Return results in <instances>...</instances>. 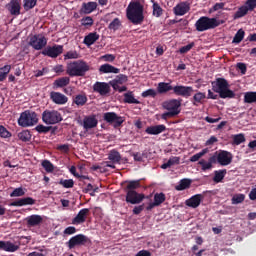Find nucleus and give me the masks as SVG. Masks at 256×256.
<instances>
[{
	"label": "nucleus",
	"instance_id": "1",
	"mask_svg": "<svg viewBox=\"0 0 256 256\" xmlns=\"http://www.w3.org/2000/svg\"><path fill=\"white\" fill-rule=\"evenodd\" d=\"M145 6L139 2L132 0L126 8V17L133 25H141L145 21Z\"/></svg>",
	"mask_w": 256,
	"mask_h": 256
},
{
	"label": "nucleus",
	"instance_id": "2",
	"mask_svg": "<svg viewBox=\"0 0 256 256\" xmlns=\"http://www.w3.org/2000/svg\"><path fill=\"white\" fill-rule=\"evenodd\" d=\"M212 91L218 93L220 99H234L235 92L229 89V82L225 78H217L212 82Z\"/></svg>",
	"mask_w": 256,
	"mask_h": 256
},
{
	"label": "nucleus",
	"instance_id": "3",
	"mask_svg": "<svg viewBox=\"0 0 256 256\" xmlns=\"http://www.w3.org/2000/svg\"><path fill=\"white\" fill-rule=\"evenodd\" d=\"M89 69L90 66L87 62L83 60H76L67 64L66 73L69 77H85V73H87Z\"/></svg>",
	"mask_w": 256,
	"mask_h": 256
},
{
	"label": "nucleus",
	"instance_id": "4",
	"mask_svg": "<svg viewBox=\"0 0 256 256\" xmlns=\"http://www.w3.org/2000/svg\"><path fill=\"white\" fill-rule=\"evenodd\" d=\"M220 25L221 23L219 20H217V18H209L207 16L200 17L195 23L196 31L200 32L209 31V29H215Z\"/></svg>",
	"mask_w": 256,
	"mask_h": 256
},
{
	"label": "nucleus",
	"instance_id": "5",
	"mask_svg": "<svg viewBox=\"0 0 256 256\" xmlns=\"http://www.w3.org/2000/svg\"><path fill=\"white\" fill-rule=\"evenodd\" d=\"M39 123V118H37V113L31 110H26L20 114L18 118V125L20 127H33Z\"/></svg>",
	"mask_w": 256,
	"mask_h": 256
},
{
	"label": "nucleus",
	"instance_id": "6",
	"mask_svg": "<svg viewBox=\"0 0 256 256\" xmlns=\"http://www.w3.org/2000/svg\"><path fill=\"white\" fill-rule=\"evenodd\" d=\"M42 121L46 125H57L63 121V116L57 110H45L42 113Z\"/></svg>",
	"mask_w": 256,
	"mask_h": 256
},
{
	"label": "nucleus",
	"instance_id": "7",
	"mask_svg": "<svg viewBox=\"0 0 256 256\" xmlns=\"http://www.w3.org/2000/svg\"><path fill=\"white\" fill-rule=\"evenodd\" d=\"M212 157L215 158V163H219L222 167L231 165L233 161V154L231 152L221 150L220 152H215Z\"/></svg>",
	"mask_w": 256,
	"mask_h": 256
},
{
	"label": "nucleus",
	"instance_id": "8",
	"mask_svg": "<svg viewBox=\"0 0 256 256\" xmlns=\"http://www.w3.org/2000/svg\"><path fill=\"white\" fill-rule=\"evenodd\" d=\"M87 243H91L89 237L85 236L84 234H77L66 242V247H68V249H75V247H81L83 245H87Z\"/></svg>",
	"mask_w": 256,
	"mask_h": 256
},
{
	"label": "nucleus",
	"instance_id": "9",
	"mask_svg": "<svg viewBox=\"0 0 256 256\" xmlns=\"http://www.w3.org/2000/svg\"><path fill=\"white\" fill-rule=\"evenodd\" d=\"M103 120L106 121V123H109V125H113L114 129H119V127L125 123V119L115 112L104 113Z\"/></svg>",
	"mask_w": 256,
	"mask_h": 256
},
{
	"label": "nucleus",
	"instance_id": "10",
	"mask_svg": "<svg viewBox=\"0 0 256 256\" xmlns=\"http://www.w3.org/2000/svg\"><path fill=\"white\" fill-rule=\"evenodd\" d=\"M181 101L182 100L178 99L166 100L162 103V107L166 111H170L175 115H179V113H181Z\"/></svg>",
	"mask_w": 256,
	"mask_h": 256
},
{
	"label": "nucleus",
	"instance_id": "11",
	"mask_svg": "<svg viewBox=\"0 0 256 256\" xmlns=\"http://www.w3.org/2000/svg\"><path fill=\"white\" fill-rule=\"evenodd\" d=\"M126 203H129L130 205H139L140 203H143V200L145 199V194L138 193L137 191H126Z\"/></svg>",
	"mask_w": 256,
	"mask_h": 256
},
{
	"label": "nucleus",
	"instance_id": "12",
	"mask_svg": "<svg viewBox=\"0 0 256 256\" xmlns=\"http://www.w3.org/2000/svg\"><path fill=\"white\" fill-rule=\"evenodd\" d=\"M28 44L30 47H33L35 51H41L44 47L47 46V38L45 36L33 35L30 37Z\"/></svg>",
	"mask_w": 256,
	"mask_h": 256
},
{
	"label": "nucleus",
	"instance_id": "13",
	"mask_svg": "<svg viewBox=\"0 0 256 256\" xmlns=\"http://www.w3.org/2000/svg\"><path fill=\"white\" fill-rule=\"evenodd\" d=\"M63 53V45L47 46L43 51L42 55L45 57H51V59H57L59 55Z\"/></svg>",
	"mask_w": 256,
	"mask_h": 256
},
{
	"label": "nucleus",
	"instance_id": "14",
	"mask_svg": "<svg viewBox=\"0 0 256 256\" xmlns=\"http://www.w3.org/2000/svg\"><path fill=\"white\" fill-rule=\"evenodd\" d=\"M174 95H177L178 97H185L186 99L191 97L193 93V87L191 86H183V85H177L173 88Z\"/></svg>",
	"mask_w": 256,
	"mask_h": 256
},
{
	"label": "nucleus",
	"instance_id": "15",
	"mask_svg": "<svg viewBox=\"0 0 256 256\" xmlns=\"http://www.w3.org/2000/svg\"><path fill=\"white\" fill-rule=\"evenodd\" d=\"M111 84L107 82H96L93 85V91L95 93H99L102 97H105V95H109L111 93Z\"/></svg>",
	"mask_w": 256,
	"mask_h": 256
},
{
	"label": "nucleus",
	"instance_id": "16",
	"mask_svg": "<svg viewBox=\"0 0 256 256\" xmlns=\"http://www.w3.org/2000/svg\"><path fill=\"white\" fill-rule=\"evenodd\" d=\"M81 125L85 131H89L90 129H95V127L99 125V120H97V116L95 115L85 116Z\"/></svg>",
	"mask_w": 256,
	"mask_h": 256
},
{
	"label": "nucleus",
	"instance_id": "17",
	"mask_svg": "<svg viewBox=\"0 0 256 256\" xmlns=\"http://www.w3.org/2000/svg\"><path fill=\"white\" fill-rule=\"evenodd\" d=\"M89 213H91L89 208L81 209L76 217L72 219V224L81 225L82 223H85V221H87V217H89Z\"/></svg>",
	"mask_w": 256,
	"mask_h": 256
},
{
	"label": "nucleus",
	"instance_id": "18",
	"mask_svg": "<svg viewBox=\"0 0 256 256\" xmlns=\"http://www.w3.org/2000/svg\"><path fill=\"white\" fill-rule=\"evenodd\" d=\"M6 9L9 11L10 15L17 17L21 15V2L19 0H11L6 5Z\"/></svg>",
	"mask_w": 256,
	"mask_h": 256
},
{
	"label": "nucleus",
	"instance_id": "19",
	"mask_svg": "<svg viewBox=\"0 0 256 256\" xmlns=\"http://www.w3.org/2000/svg\"><path fill=\"white\" fill-rule=\"evenodd\" d=\"M191 10V6L187 2H181L177 4L174 8V15L177 17H183V15H186V13H189Z\"/></svg>",
	"mask_w": 256,
	"mask_h": 256
},
{
	"label": "nucleus",
	"instance_id": "20",
	"mask_svg": "<svg viewBox=\"0 0 256 256\" xmlns=\"http://www.w3.org/2000/svg\"><path fill=\"white\" fill-rule=\"evenodd\" d=\"M50 99H52L53 103L56 105H65V103L69 101V98L60 92H51Z\"/></svg>",
	"mask_w": 256,
	"mask_h": 256
},
{
	"label": "nucleus",
	"instance_id": "21",
	"mask_svg": "<svg viewBox=\"0 0 256 256\" xmlns=\"http://www.w3.org/2000/svg\"><path fill=\"white\" fill-rule=\"evenodd\" d=\"M201 201H203V194H196L191 198L187 199L185 204L187 207H191L192 209H197L199 205H201Z\"/></svg>",
	"mask_w": 256,
	"mask_h": 256
},
{
	"label": "nucleus",
	"instance_id": "22",
	"mask_svg": "<svg viewBox=\"0 0 256 256\" xmlns=\"http://www.w3.org/2000/svg\"><path fill=\"white\" fill-rule=\"evenodd\" d=\"M0 249L8 253H15V251H19V245L11 241H0Z\"/></svg>",
	"mask_w": 256,
	"mask_h": 256
},
{
	"label": "nucleus",
	"instance_id": "23",
	"mask_svg": "<svg viewBox=\"0 0 256 256\" xmlns=\"http://www.w3.org/2000/svg\"><path fill=\"white\" fill-rule=\"evenodd\" d=\"M164 131H167V126L164 124L149 126L146 128L145 133L148 135H161Z\"/></svg>",
	"mask_w": 256,
	"mask_h": 256
},
{
	"label": "nucleus",
	"instance_id": "24",
	"mask_svg": "<svg viewBox=\"0 0 256 256\" xmlns=\"http://www.w3.org/2000/svg\"><path fill=\"white\" fill-rule=\"evenodd\" d=\"M127 81H129L127 75L119 74L115 79L109 82V85L112 87V89H119V85H123V83H127Z\"/></svg>",
	"mask_w": 256,
	"mask_h": 256
},
{
	"label": "nucleus",
	"instance_id": "25",
	"mask_svg": "<svg viewBox=\"0 0 256 256\" xmlns=\"http://www.w3.org/2000/svg\"><path fill=\"white\" fill-rule=\"evenodd\" d=\"M25 205H35V199L26 197L10 203V207H24Z\"/></svg>",
	"mask_w": 256,
	"mask_h": 256
},
{
	"label": "nucleus",
	"instance_id": "26",
	"mask_svg": "<svg viewBox=\"0 0 256 256\" xmlns=\"http://www.w3.org/2000/svg\"><path fill=\"white\" fill-rule=\"evenodd\" d=\"M97 9V2H84L82 3V7L80 9V13L82 15H90Z\"/></svg>",
	"mask_w": 256,
	"mask_h": 256
},
{
	"label": "nucleus",
	"instance_id": "27",
	"mask_svg": "<svg viewBox=\"0 0 256 256\" xmlns=\"http://www.w3.org/2000/svg\"><path fill=\"white\" fill-rule=\"evenodd\" d=\"M205 99H207V94L205 92H197L191 99L192 105L194 107H199V105H203L205 103Z\"/></svg>",
	"mask_w": 256,
	"mask_h": 256
},
{
	"label": "nucleus",
	"instance_id": "28",
	"mask_svg": "<svg viewBox=\"0 0 256 256\" xmlns=\"http://www.w3.org/2000/svg\"><path fill=\"white\" fill-rule=\"evenodd\" d=\"M26 223L28 227H37L43 223V217L41 215L33 214L26 218Z\"/></svg>",
	"mask_w": 256,
	"mask_h": 256
},
{
	"label": "nucleus",
	"instance_id": "29",
	"mask_svg": "<svg viewBox=\"0 0 256 256\" xmlns=\"http://www.w3.org/2000/svg\"><path fill=\"white\" fill-rule=\"evenodd\" d=\"M198 165L201 166L202 171H209L213 169V165H215V157L210 156L208 158V161H206L205 159H201L198 162Z\"/></svg>",
	"mask_w": 256,
	"mask_h": 256
},
{
	"label": "nucleus",
	"instance_id": "30",
	"mask_svg": "<svg viewBox=\"0 0 256 256\" xmlns=\"http://www.w3.org/2000/svg\"><path fill=\"white\" fill-rule=\"evenodd\" d=\"M120 69L111 65V64H102L100 67H99V73H114V74H117V73H120Z\"/></svg>",
	"mask_w": 256,
	"mask_h": 256
},
{
	"label": "nucleus",
	"instance_id": "31",
	"mask_svg": "<svg viewBox=\"0 0 256 256\" xmlns=\"http://www.w3.org/2000/svg\"><path fill=\"white\" fill-rule=\"evenodd\" d=\"M96 41H99V34L97 32H91L84 38V45H87V47H91Z\"/></svg>",
	"mask_w": 256,
	"mask_h": 256
},
{
	"label": "nucleus",
	"instance_id": "32",
	"mask_svg": "<svg viewBox=\"0 0 256 256\" xmlns=\"http://www.w3.org/2000/svg\"><path fill=\"white\" fill-rule=\"evenodd\" d=\"M174 87L167 82H160L158 83L157 92L160 93V95H163L165 93H169V91H173Z\"/></svg>",
	"mask_w": 256,
	"mask_h": 256
},
{
	"label": "nucleus",
	"instance_id": "33",
	"mask_svg": "<svg viewBox=\"0 0 256 256\" xmlns=\"http://www.w3.org/2000/svg\"><path fill=\"white\" fill-rule=\"evenodd\" d=\"M191 179L184 178L179 181V184L175 186L176 191H185V189H189L191 187Z\"/></svg>",
	"mask_w": 256,
	"mask_h": 256
},
{
	"label": "nucleus",
	"instance_id": "34",
	"mask_svg": "<svg viewBox=\"0 0 256 256\" xmlns=\"http://www.w3.org/2000/svg\"><path fill=\"white\" fill-rule=\"evenodd\" d=\"M225 175H227V169L215 170L213 177L214 183H221L225 179Z\"/></svg>",
	"mask_w": 256,
	"mask_h": 256
},
{
	"label": "nucleus",
	"instance_id": "35",
	"mask_svg": "<svg viewBox=\"0 0 256 256\" xmlns=\"http://www.w3.org/2000/svg\"><path fill=\"white\" fill-rule=\"evenodd\" d=\"M88 99L85 94H78L73 97V103L77 105V107H83L87 103Z\"/></svg>",
	"mask_w": 256,
	"mask_h": 256
},
{
	"label": "nucleus",
	"instance_id": "36",
	"mask_svg": "<svg viewBox=\"0 0 256 256\" xmlns=\"http://www.w3.org/2000/svg\"><path fill=\"white\" fill-rule=\"evenodd\" d=\"M141 187V181L140 180H132L128 181L126 187L124 188V191H136V189H139Z\"/></svg>",
	"mask_w": 256,
	"mask_h": 256
},
{
	"label": "nucleus",
	"instance_id": "37",
	"mask_svg": "<svg viewBox=\"0 0 256 256\" xmlns=\"http://www.w3.org/2000/svg\"><path fill=\"white\" fill-rule=\"evenodd\" d=\"M17 137L19 141H22L23 143H29L31 141V131L29 130H23L17 134Z\"/></svg>",
	"mask_w": 256,
	"mask_h": 256
},
{
	"label": "nucleus",
	"instance_id": "38",
	"mask_svg": "<svg viewBox=\"0 0 256 256\" xmlns=\"http://www.w3.org/2000/svg\"><path fill=\"white\" fill-rule=\"evenodd\" d=\"M124 103L134 104V105H140L141 102L137 99H135V95H133V92H127L124 94Z\"/></svg>",
	"mask_w": 256,
	"mask_h": 256
},
{
	"label": "nucleus",
	"instance_id": "39",
	"mask_svg": "<svg viewBox=\"0 0 256 256\" xmlns=\"http://www.w3.org/2000/svg\"><path fill=\"white\" fill-rule=\"evenodd\" d=\"M108 159L112 163H119L121 161V154L117 150H111L108 154Z\"/></svg>",
	"mask_w": 256,
	"mask_h": 256
},
{
	"label": "nucleus",
	"instance_id": "40",
	"mask_svg": "<svg viewBox=\"0 0 256 256\" xmlns=\"http://www.w3.org/2000/svg\"><path fill=\"white\" fill-rule=\"evenodd\" d=\"M71 83L69 77H62L54 81V87H67Z\"/></svg>",
	"mask_w": 256,
	"mask_h": 256
},
{
	"label": "nucleus",
	"instance_id": "41",
	"mask_svg": "<svg viewBox=\"0 0 256 256\" xmlns=\"http://www.w3.org/2000/svg\"><path fill=\"white\" fill-rule=\"evenodd\" d=\"M249 13V10L245 4L238 8V10L234 14V19H241V17H245Z\"/></svg>",
	"mask_w": 256,
	"mask_h": 256
},
{
	"label": "nucleus",
	"instance_id": "42",
	"mask_svg": "<svg viewBox=\"0 0 256 256\" xmlns=\"http://www.w3.org/2000/svg\"><path fill=\"white\" fill-rule=\"evenodd\" d=\"M232 145H241V143H245V134L240 133V134H235L232 136Z\"/></svg>",
	"mask_w": 256,
	"mask_h": 256
},
{
	"label": "nucleus",
	"instance_id": "43",
	"mask_svg": "<svg viewBox=\"0 0 256 256\" xmlns=\"http://www.w3.org/2000/svg\"><path fill=\"white\" fill-rule=\"evenodd\" d=\"M167 197L165 196V193L160 192L154 194V203L159 207V205H162V203H165Z\"/></svg>",
	"mask_w": 256,
	"mask_h": 256
},
{
	"label": "nucleus",
	"instance_id": "44",
	"mask_svg": "<svg viewBox=\"0 0 256 256\" xmlns=\"http://www.w3.org/2000/svg\"><path fill=\"white\" fill-rule=\"evenodd\" d=\"M243 39H245V30L244 29H239L236 32V34H235V36L232 40V43L239 44V43H241V41H243Z\"/></svg>",
	"mask_w": 256,
	"mask_h": 256
},
{
	"label": "nucleus",
	"instance_id": "45",
	"mask_svg": "<svg viewBox=\"0 0 256 256\" xmlns=\"http://www.w3.org/2000/svg\"><path fill=\"white\" fill-rule=\"evenodd\" d=\"M11 71V65H5L0 68V82L5 81L7 79V75H9Z\"/></svg>",
	"mask_w": 256,
	"mask_h": 256
},
{
	"label": "nucleus",
	"instance_id": "46",
	"mask_svg": "<svg viewBox=\"0 0 256 256\" xmlns=\"http://www.w3.org/2000/svg\"><path fill=\"white\" fill-rule=\"evenodd\" d=\"M121 28V20L119 18H115L109 25H108V29H110V31H119V29Z\"/></svg>",
	"mask_w": 256,
	"mask_h": 256
},
{
	"label": "nucleus",
	"instance_id": "47",
	"mask_svg": "<svg viewBox=\"0 0 256 256\" xmlns=\"http://www.w3.org/2000/svg\"><path fill=\"white\" fill-rule=\"evenodd\" d=\"M153 3V15L154 17H161L163 15V8L159 5V3L152 0Z\"/></svg>",
	"mask_w": 256,
	"mask_h": 256
},
{
	"label": "nucleus",
	"instance_id": "48",
	"mask_svg": "<svg viewBox=\"0 0 256 256\" xmlns=\"http://www.w3.org/2000/svg\"><path fill=\"white\" fill-rule=\"evenodd\" d=\"M245 103H256V92H246L244 95Z\"/></svg>",
	"mask_w": 256,
	"mask_h": 256
},
{
	"label": "nucleus",
	"instance_id": "49",
	"mask_svg": "<svg viewBox=\"0 0 256 256\" xmlns=\"http://www.w3.org/2000/svg\"><path fill=\"white\" fill-rule=\"evenodd\" d=\"M37 5V0H23V8L26 11H31Z\"/></svg>",
	"mask_w": 256,
	"mask_h": 256
},
{
	"label": "nucleus",
	"instance_id": "50",
	"mask_svg": "<svg viewBox=\"0 0 256 256\" xmlns=\"http://www.w3.org/2000/svg\"><path fill=\"white\" fill-rule=\"evenodd\" d=\"M59 185H62V187H64L65 189H73L75 182L73 181V179H61Z\"/></svg>",
	"mask_w": 256,
	"mask_h": 256
},
{
	"label": "nucleus",
	"instance_id": "51",
	"mask_svg": "<svg viewBox=\"0 0 256 256\" xmlns=\"http://www.w3.org/2000/svg\"><path fill=\"white\" fill-rule=\"evenodd\" d=\"M42 167L47 173H53V171H55V166H53V163L49 160L42 161Z\"/></svg>",
	"mask_w": 256,
	"mask_h": 256
},
{
	"label": "nucleus",
	"instance_id": "52",
	"mask_svg": "<svg viewBox=\"0 0 256 256\" xmlns=\"http://www.w3.org/2000/svg\"><path fill=\"white\" fill-rule=\"evenodd\" d=\"M93 18L91 16H85L81 19V25L83 27H93Z\"/></svg>",
	"mask_w": 256,
	"mask_h": 256
},
{
	"label": "nucleus",
	"instance_id": "53",
	"mask_svg": "<svg viewBox=\"0 0 256 256\" xmlns=\"http://www.w3.org/2000/svg\"><path fill=\"white\" fill-rule=\"evenodd\" d=\"M245 201V194H235L232 197V205H239V203H243Z\"/></svg>",
	"mask_w": 256,
	"mask_h": 256
},
{
	"label": "nucleus",
	"instance_id": "54",
	"mask_svg": "<svg viewBox=\"0 0 256 256\" xmlns=\"http://www.w3.org/2000/svg\"><path fill=\"white\" fill-rule=\"evenodd\" d=\"M141 96L145 99L147 97H152V99H155L157 97V91L155 89H148L144 92H142Z\"/></svg>",
	"mask_w": 256,
	"mask_h": 256
},
{
	"label": "nucleus",
	"instance_id": "55",
	"mask_svg": "<svg viewBox=\"0 0 256 256\" xmlns=\"http://www.w3.org/2000/svg\"><path fill=\"white\" fill-rule=\"evenodd\" d=\"M35 131H37L38 133H49V131H51V126L39 124L35 127Z\"/></svg>",
	"mask_w": 256,
	"mask_h": 256
},
{
	"label": "nucleus",
	"instance_id": "56",
	"mask_svg": "<svg viewBox=\"0 0 256 256\" xmlns=\"http://www.w3.org/2000/svg\"><path fill=\"white\" fill-rule=\"evenodd\" d=\"M0 137H2V139H9V137H11V132L3 125H0Z\"/></svg>",
	"mask_w": 256,
	"mask_h": 256
},
{
	"label": "nucleus",
	"instance_id": "57",
	"mask_svg": "<svg viewBox=\"0 0 256 256\" xmlns=\"http://www.w3.org/2000/svg\"><path fill=\"white\" fill-rule=\"evenodd\" d=\"M195 47V42H191L190 44L183 46L180 48L179 53L182 55L185 53H189L190 50H192Z\"/></svg>",
	"mask_w": 256,
	"mask_h": 256
},
{
	"label": "nucleus",
	"instance_id": "58",
	"mask_svg": "<svg viewBox=\"0 0 256 256\" xmlns=\"http://www.w3.org/2000/svg\"><path fill=\"white\" fill-rule=\"evenodd\" d=\"M25 195V190L23 188H15L13 192L10 194V197H23Z\"/></svg>",
	"mask_w": 256,
	"mask_h": 256
},
{
	"label": "nucleus",
	"instance_id": "59",
	"mask_svg": "<svg viewBox=\"0 0 256 256\" xmlns=\"http://www.w3.org/2000/svg\"><path fill=\"white\" fill-rule=\"evenodd\" d=\"M245 7L248 8V11H255L256 9V0H246Z\"/></svg>",
	"mask_w": 256,
	"mask_h": 256
},
{
	"label": "nucleus",
	"instance_id": "60",
	"mask_svg": "<svg viewBox=\"0 0 256 256\" xmlns=\"http://www.w3.org/2000/svg\"><path fill=\"white\" fill-rule=\"evenodd\" d=\"M64 59H79L77 51H69L64 55Z\"/></svg>",
	"mask_w": 256,
	"mask_h": 256
},
{
	"label": "nucleus",
	"instance_id": "61",
	"mask_svg": "<svg viewBox=\"0 0 256 256\" xmlns=\"http://www.w3.org/2000/svg\"><path fill=\"white\" fill-rule=\"evenodd\" d=\"M145 209V204L135 206L132 210L133 215H141V212H143Z\"/></svg>",
	"mask_w": 256,
	"mask_h": 256
},
{
	"label": "nucleus",
	"instance_id": "62",
	"mask_svg": "<svg viewBox=\"0 0 256 256\" xmlns=\"http://www.w3.org/2000/svg\"><path fill=\"white\" fill-rule=\"evenodd\" d=\"M101 59H103V61H106L107 63H113V61H115V55L105 54L101 56Z\"/></svg>",
	"mask_w": 256,
	"mask_h": 256
},
{
	"label": "nucleus",
	"instance_id": "63",
	"mask_svg": "<svg viewBox=\"0 0 256 256\" xmlns=\"http://www.w3.org/2000/svg\"><path fill=\"white\" fill-rule=\"evenodd\" d=\"M180 159L177 156H173L168 160V165L170 167H173V165H179Z\"/></svg>",
	"mask_w": 256,
	"mask_h": 256
},
{
	"label": "nucleus",
	"instance_id": "64",
	"mask_svg": "<svg viewBox=\"0 0 256 256\" xmlns=\"http://www.w3.org/2000/svg\"><path fill=\"white\" fill-rule=\"evenodd\" d=\"M135 256H151V252L148 250H140Z\"/></svg>",
	"mask_w": 256,
	"mask_h": 256
}]
</instances>
